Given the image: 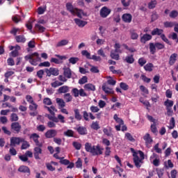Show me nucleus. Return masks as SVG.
I'll return each mask as SVG.
<instances>
[{
	"mask_svg": "<svg viewBox=\"0 0 178 178\" xmlns=\"http://www.w3.org/2000/svg\"><path fill=\"white\" fill-rule=\"evenodd\" d=\"M37 109H38V104L35 103H32L29 105V110L31 111V113H29V115L31 116H37L38 113H37Z\"/></svg>",
	"mask_w": 178,
	"mask_h": 178,
	"instance_id": "8",
	"label": "nucleus"
},
{
	"mask_svg": "<svg viewBox=\"0 0 178 178\" xmlns=\"http://www.w3.org/2000/svg\"><path fill=\"white\" fill-rule=\"evenodd\" d=\"M111 58L112 59H115V60H119L120 56L119 54L115 53V51H112L111 52Z\"/></svg>",
	"mask_w": 178,
	"mask_h": 178,
	"instance_id": "46",
	"label": "nucleus"
},
{
	"mask_svg": "<svg viewBox=\"0 0 178 178\" xmlns=\"http://www.w3.org/2000/svg\"><path fill=\"white\" fill-rule=\"evenodd\" d=\"M59 94H66V92H69V87L66 86H61L58 88Z\"/></svg>",
	"mask_w": 178,
	"mask_h": 178,
	"instance_id": "29",
	"label": "nucleus"
},
{
	"mask_svg": "<svg viewBox=\"0 0 178 178\" xmlns=\"http://www.w3.org/2000/svg\"><path fill=\"white\" fill-rule=\"evenodd\" d=\"M72 92L74 97H75V98H77V97H79V90L77 88H73L72 90Z\"/></svg>",
	"mask_w": 178,
	"mask_h": 178,
	"instance_id": "60",
	"label": "nucleus"
},
{
	"mask_svg": "<svg viewBox=\"0 0 178 178\" xmlns=\"http://www.w3.org/2000/svg\"><path fill=\"white\" fill-rule=\"evenodd\" d=\"M175 118H171L170 121L169 129L170 130H172V129H174L175 128Z\"/></svg>",
	"mask_w": 178,
	"mask_h": 178,
	"instance_id": "58",
	"label": "nucleus"
},
{
	"mask_svg": "<svg viewBox=\"0 0 178 178\" xmlns=\"http://www.w3.org/2000/svg\"><path fill=\"white\" fill-rule=\"evenodd\" d=\"M163 33V29H160L158 28L154 29L152 32V35H160L161 36Z\"/></svg>",
	"mask_w": 178,
	"mask_h": 178,
	"instance_id": "24",
	"label": "nucleus"
},
{
	"mask_svg": "<svg viewBox=\"0 0 178 178\" xmlns=\"http://www.w3.org/2000/svg\"><path fill=\"white\" fill-rule=\"evenodd\" d=\"M26 60H29L31 65L33 66H37L40 62H41V58L40 57V54L38 53L35 52L32 54H29L25 57Z\"/></svg>",
	"mask_w": 178,
	"mask_h": 178,
	"instance_id": "4",
	"label": "nucleus"
},
{
	"mask_svg": "<svg viewBox=\"0 0 178 178\" xmlns=\"http://www.w3.org/2000/svg\"><path fill=\"white\" fill-rule=\"evenodd\" d=\"M24 139L22 138L12 137L10 138V147H16L19 145L20 143H23Z\"/></svg>",
	"mask_w": 178,
	"mask_h": 178,
	"instance_id": "9",
	"label": "nucleus"
},
{
	"mask_svg": "<svg viewBox=\"0 0 178 178\" xmlns=\"http://www.w3.org/2000/svg\"><path fill=\"white\" fill-rule=\"evenodd\" d=\"M176 22H164V27L166 29L175 27Z\"/></svg>",
	"mask_w": 178,
	"mask_h": 178,
	"instance_id": "39",
	"label": "nucleus"
},
{
	"mask_svg": "<svg viewBox=\"0 0 178 178\" xmlns=\"http://www.w3.org/2000/svg\"><path fill=\"white\" fill-rule=\"evenodd\" d=\"M42 146H36L33 149V155L35 156V159H40V155L42 154Z\"/></svg>",
	"mask_w": 178,
	"mask_h": 178,
	"instance_id": "11",
	"label": "nucleus"
},
{
	"mask_svg": "<svg viewBox=\"0 0 178 178\" xmlns=\"http://www.w3.org/2000/svg\"><path fill=\"white\" fill-rule=\"evenodd\" d=\"M79 72L81 74H86V73H90L88 70H87L86 68L82 67H79Z\"/></svg>",
	"mask_w": 178,
	"mask_h": 178,
	"instance_id": "59",
	"label": "nucleus"
},
{
	"mask_svg": "<svg viewBox=\"0 0 178 178\" xmlns=\"http://www.w3.org/2000/svg\"><path fill=\"white\" fill-rule=\"evenodd\" d=\"M34 30L37 33H44L45 31V27L42 26V25L40 24H35Z\"/></svg>",
	"mask_w": 178,
	"mask_h": 178,
	"instance_id": "19",
	"label": "nucleus"
},
{
	"mask_svg": "<svg viewBox=\"0 0 178 178\" xmlns=\"http://www.w3.org/2000/svg\"><path fill=\"white\" fill-rule=\"evenodd\" d=\"M36 76L38 77V79H42V76H44V70H40L37 72Z\"/></svg>",
	"mask_w": 178,
	"mask_h": 178,
	"instance_id": "64",
	"label": "nucleus"
},
{
	"mask_svg": "<svg viewBox=\"0 0 178 178\" xmlns=\"http://www.w3.org/2000/svg\"><path fill=\"white\" fill-rule=\"evenodd\" d=\"M74 20L77 26H79V27H84V26H86L87 24V22L83 21L80 19L76 18Z\"/></svg>",
	"mask_w": 178,
	"mask_h": 178,
	"instance_id": "25",
	"label": "nucleus"
},
{
	"mask_svg": "<svg viewBox=\"0 0 178 178\" xmlns=\"http://www.w3.org/2000/svg\"><path fill=\"white\" fill-rule=\"evenodd\" d=\"M90 67V72L92 73H99V70L98 69V67H95L93 65H89Z\"/></svg>",
	"mask_w": 178,
	"mask_h": 178,
	"instance_id": "49",
	"label": "nucleus"
},
{
	"mask_svg": "<svg viewBox=\"0 0 178 178\" xmlns=\"http://www.w3.org/2000/svg\"><path fill=\"white\" fill-rule=\"evenodd\" d=\"M85 149L87 152L92 154L94 156L102 155L104 151V149L101 147L99 145L92 146L90 143H86L85 144Z\"/></svg>",
	"mask_w": 178,
	"mask_h": 178,
	"instance_id": "2",
	"label": "nucleus"
},
{
	"mask_svg": "<svg viewBox=\"0 0 178 178\" xmlns=\"http://www.w3.org/2000/svg\"><path fill=\"white\" fill-rule=\"evenodd\" d=\"M112 12V10L108 8L106 6H104L99 12V15L101 17H103V19H105L106 17H108L109 15H111V13Z\"/></svg>",
	"mask_w": 178,
	"mask_h": 178,
	"instance_id": "7",
	"label": "nucleus"
},
{
	"mask_svg": "<svg viewBox=\"0 0 178 178\" xmlns=\"http://www.w3.org/2000/svg\"><path fill=\"white\" fill-rule=\"evenodd\" d=\"M44 108L47 109L48 112L50 113V116H55V112H58V110L54 106H51L50 107L46 106Z\"/></svg>",
	"mask_w": 178,
	"mask_h": 178,
	"instance_id": "18",
	"label": "nucleus"
},
{
	"mask_svg": "<svg viewBox=\"0 0 178 178\" xmlns=\"http://www.w3.org/2000/svg\"><path fill=\"white\" fill-rule=\"evenodd\" d=\"M18 172H21L22 173H30V168L26 165H22L19 168Z\"/></svg>",
	"mask_w": 178,
	"mask_h": 178,
	"instance_id": "30",
	"label": "nucleus"
},
{
	"mask_svg": "<svg viewBox=\"0 0 178 178\" xmlns=\"http://www.w3.org/2000/svg\"><path fill=\"white\" fill-rule=\"evenodd\" d=\"M79 60V58L77 57H71L69 59L70 63H72V65H76V63Z\"/></svg>",
	"mask_w": 178,
	"mask_h": 178,
	"instance_id": "52",
	"label": "nucleus"
},
{
	"mask_svg": "<svg viewBox=\"0 0 178 178\" xmlns=\"http://www.w3.org/2000/svg\"><path fill=\"white\" fill-rule=\"evenodd\" d=\"M45 116L46 118H48L49 120H51L55 123H59V122L61 123H66V120H65V116L62 115V114L58 115L57 118L56 116H51L49 114H46Z\"/></svg>",
	"mask_w": 178,
	"mask_h": 178,
	"instance_id": "6",
	"label": "nucleus"
},
{
	"mask_svg": "<svg viewBox=\"0 0 178 178\" xmlns=\"http://www.w3.org/2000/svg\"><path fill=\"white\" fill-rule=\"evenodd\" d=\"M113 119L115 120L116 123H118V124H124V122H123V120L118 116V114L114 115Z\"/></svg>",
	"mask_w": 178,
	"mask_h": 178,
	"instance_id": "38",
	"label": "nucleus"
},
{
	"mask_svg": "<svg viewBox=\"0 0 178 178\" xmlns=\"http://www.w3.org/2000/svg\"><path fill=\"white\" fill-rule=\"evenodd\" d=\"M103 133L105 134V136H107V137H113L112 127H107L106 128H104Z\"/></svg>",
	"mask_w": 178,
	"mask_h": 178,
	"instance_id": "15",
	"label": "nucleus"
},
{
	"mask_svg": "<svg viewBox=\"0 0 178 178\" xmlns=\"http://www.w3.org/2000/svg\"><path fill=\"white\" fill-rule=\"evenodd\" d=\"M26 99L27 102H29V104H34L35 103L34 99L30 95H27L26 96Z\"/></svg>",
	"mask_w": 178,
	"mask_h": 178,
	"instance_id": "48",
	"label": "nucleus"
},
{
	"mask_svg": "<svg viewBox=\"0 0 178 178\" xmlns=\"http://www.w3.org/2000/svg\"><path fill=\"white\" fill-rule=\"evenodd\" d=\"M74 112L75 119H76V120H81L82 117H81V115H80V111H79V109H74Z\"/></svg>",
	"mask_w": 178,
	"mask_h": 178,
	"instance_id": "40",
	"label": "nucleus"
},
{
	"mask_svg": "<svg viewBox=\"0 0 178 178\" xmlns=\"http://www.w3.org/2000/svg\"><path fill=\"white\" fill-rule=\"evenodd\" d=\"M138 63H139L140 66H144L145 65V63H147V60H145V58H140L138 60Z\"/></svg>",
	"mask_w": 178,
	"mask_h": 178,
	"instance_id": "62",
	"label": "nucleus"
},
{
	"mask_svg": "<svg viewBox=\"0 0 178 178\" xmlns=\"http://www.w3.org/2000/svg\"><path fill=\"white\" fill-rule=\"evenodd\" d=\"M51 87L53 88H56V87H60V86H63V83L59 82V81H56L51 83Z\"/></svg>",
	"mask_w": 178,
	"mask_h": 178,
	"instance_id": "44",
	"label": "nucleus"
},
{
	"mask_svg": "<svg viewBox=\"0 0 178 178\" xmlns=\"http://www.w3.org/2000/svg\"><path fill=\"white\" fill-rule=\"evenodd\" d=\"M64 136H66L67 137H73V136H74V131L72 129H68L64 132Z\"/></svg>",
	"mask_w": 178,
	"mask_h": 178,
	"instance_id": "43",
	"label": "nucleus"
},
{
	"mask_svg": "<svg viewBox=\"0 0 178 178\" xmlns=\"http://www.w3.org/2000/svg\"><path fill=\"white\" fill-rule=\"evenodd\" d=\"M43 104H44V105H51L52 104V101L51 99L46 97L43 100Z\"/></svg>",
	"mask_w": 178,
	"mask_h": 178,
	"instance_id": "63",
	"label": "nucleus"
},
{
	"mask_svg": "<svg viewBox=\"0 0 178 178\" xmlns=\"http://www.w3.org/2000/svg\"><path fill=\"white\" fill-rule=\"evenodd\" d=\"M2 108H11L12 112H17V108L13 107L12 104H10V103H8V102L3 103Z\"/></svg>",
	"mask_w": 178,
	"mask_h": 178,
	"instance_id": "28",
	"label": "nucleus"
},
{
	"mask_svg": "<svg viewBox=\"0 0 178 178\" xmlns=\"http://www.w3.org/2000/svg\"><path fill=\"white\" fill-rule=\"evenodd\" d=\"M90 127L91 129H92V130H99V129H101V127H99V122H92L90 125Z\"/></svg>",
	"mask_w": 178,
	"mask_h": 178,
	"instance_id": "32",
	"label": "nucleus"
},
{
	"mask_svg": "<svg viewBox=\"0 0 178 178\" xmlns=\"http://www.w3.org/2000/svg\"><path fill=\"white\" fill-rule=\"evenodd\" d=\"M58 131L56 129H50L45 133L44 136L46 138H54V137H56Z\"/></svg>",
	"mask_w": 178,
	"mask_h": 178,
	"instance_id": "12",
	"label": "nucleus"
},
{
	"mask_svg": "<svg viewBox=\"0 0 178 178\" xmlns=\"http://www.w3.org/2000/svg\"><path fill=\"white\" fill-rule=\"evenodd\" d=\"M134 57L133 55L131 56H127L124 59V62H127V63H134Z\"/></svg>",
	"mask_w": 178,
	"mask_h": 178,
	"instance_id": "34",
	"label": "nucleus"
},
{
	"mask_svg": "<svg viewBox=\"0 0 178 178\" xmlns=\"http://www.w3.org/2000/svg\"><path fill=\"white\" fill-rule=\"evenodd\" d=\"M143 140L147 146L149 145V144H152V141H154L152 140V137H151V135H149V134H146L143 136Z\"/></svg>",
	"mask_w": 178,
	"mask_h": 178,
	"instance_id": "16",
	"label": "nucleus"
},
{
	"mask_svg": "<svg viewBox=\"0 0 178 178\" xmlns=\"http://www.w3.org/2000/svg\"><path fill=\"white\" fill-rule=\"evenodd\" d=\"M177 56L178 55L176 53H174L170 56L169 60L170 66H172V65H175V63H176V60H177Z\"/></svg>",
	"mask_w": 178,
	"mask_h": 178,
	"instance_id": "20",
	"label": "nucleus"
},
{
	"mask_svg": "<svg viewBox=\"0 0 178 178\" xmlns=\"http://www.w3.org/2000/svg\"><path fill=\"white\" fill-rule=\"evenodd\" d=\"M125 138L129 141H134V138H133V136H131V134L130 133L125 134Z\"/></svg>",
	"mask_w": 178,
	"mask_h": 178,
	"instance_id": "57",
	"label": "nucleus"
},
{
	"mask_svg": "<svg viewBox=\"0 0 178 178\" xmlns=\"http://www.w3.org/2000/svg\"><path fill=\"white\" fill-rule=\"evenodd\" d=\"M79 134L81 136H86L87 134V128L84 127H79L76 129Z\"/></svg>",
	"mask_w": 178,
	"mask_h": 178,
	"instance_id": "27",
	"label": "nucleus"
},
{
	"mask_svg": "<svg viewBox=\"0 0 178 178\" xmlns=\"http://www.w3.org/2000/svg\"><path fill=\"white\" fill-rule=\"evenodd\" d=\"M81 54L83 56H86L87 59H91V54L87 51V50H83Z\"/></svg>",
	"mask_w": 178,
	"mask_h": 178,
	"instance_id": "51",
	"label": "nucleus"
},
{
	"mask_svg": "<svg viewBox=\"0 0 178 178\" xmlns=\"http://www.w3.org/2000/svg\"><path fill=\"white\" fill-rule=\"evenodd\" d=\"M114 48H115V52H117L118 54H122V50H120V44L115 43Z\"/></svg>",
	"mask_w": 178,
	"mask_h": 178,
	"instance_id": "50",
	"label": "nucleus"
},
{
	"mask_svg": "<svg viewBox=\"0 0 178 178\" xmlns=\"http://www.w3.org/2000/svg\"><path fill=\"white\" fill-rule=\"evenodd\" d=\"M64 76L67 79H72V70L70 68L64 69Z\"/></svg>",
	"mask_w": 178,
	"mask_h": 178,
	"instance_id": "31",
	"label": "nucleus"
},
{
	"mask_svg": "<svg viewBox=\"0 0 178 178\" xmlns=\"http://www.w3.org/2000/svg\"><path fill=\"white\" fill-rule=\"evenodd\" d=\"M122 19L124 23H131L133 16H131V14L125 13L122 15Z\"/></svg>",
	"mask_w": 178,
	"mask_h": 178,
	"instance_id": "14",
	"label": "nucleus"
},
{
	"mask_svg": "<svg viewBox=\"0 0 178 178\" xmlns=\"http://www.w3.org/2000/svg\"><path fill=\"white\" fill-rule=\"evenodd\" d=\"M72 145H73V147H74L75 149H76L77 150L81 149V143H78V142H73Z\"/></svg>",
	"mask_w": 178,
	"mask_h": 178,
	"instance_id": "56",
	"label": "nucleus"
},
{
	"mask_svg": "<svg viewBox=\"0 0 178 178\" xmlns=\"http://www.w3.org/2000/svg\"><path fill=\"white\" fill-rule=\"evenodd\" d=\"M49 66H51V63L49 61H44L39 64L40 67H49Z\"/></svg>",
	"mask_w": 178,
	"mask_h": 178,
	"instance_id": "47",
	"label": "nucleus"
},
{
	"mask_svg": "<svg viewBox=\"0 0 178 178\" xmlns=\"http://www.w3.org/2000/svg\"><path fill=\"white\" fill-rule=\"evenodd\" d=\"M12 19L14 23H19L20 22V17L19 15H15L13 16Z\"/></svg>",
	"mask_w": 178,
	"mask_h": 178,
	"instance_id": "55",
	"label": "nucleus"
},
{
	"mask_svg": "<svg viewBox=\"0 0 178 178\" xmlns=\"http://www.w3.org/2000/svg\"><path fill=\"white\" fill-rule=\"evenodd\" d=\"M102 88L106 94H113L115 92L112 88L108 87V86L105 83L103 84Z\"/></svg>",
	"mask_w": 178,
	"mask_h": 178,
	"instance_id": "21",
	"label": "nucleus"
},
{
	"mask_svg": "<svg viewBox=\"0 0 178 178\" xmlns=\"http://www.w3.org/2000/svg\"><path fill=\"white\" fill-rule=\"evenodd\" d=\"M66 8L68 12H70L72 15H77V17H79L80 19H81L83 16H87V14L84 13V11H83V10L73 7V5L72 4V3H67Z\"/></svg>",
	"mask_w": 178,
	"mask_h": 178,
	"instance_id": "3",
	"label": "nucleus"
},
{
	"mask_svg": "<svg viewBox=\"0 0 178 178\" xmlns=\"http://www.w3.org/2000/svg\"><path fill=\"white\" fill-rule=\"evenodd\" d=\"M88 80L86 76H83L81 79H79V84H86Z\"/></svg>",
	"mask_w": 178,
	"mask_h": 178,
	"instance_id": "53",
	"label": "nucleus"
},
{
	"mask_svg": "<svg viewBox=\"0 0 178 178\" xmlns=\"http://www.w3.org/2000/svg\"><path fill=\"white\" fill-rule=\"evenodd\" d=\"M83 88L86 91H95V86L92 83H87L84 86Z\"/></svg>",
	"mask_w": 178,
	"mask_h": 178,
	"instance_id": "26",
	"label": "nucleus"
},
{
	"mask_svg": "<svg viewBox=\"0 0 178 178\" xmlns=\"http://www.w3.org/2000/svg\"><path fill=\"white\" fill-rule=\"evenodd\" d=\"M68 44H69V40H62L56 44V47H65V45H67Z\"/></svg>",
	"mask_w": 178,
	"mask_h": 178,
	"instance_id": "35",
	"label": "nucleus"
},
{
	"mask_svg": "<svg viewBox=\"0 0 178 178\" xmlns=\"http://www.w3.org/2000/svg\"><path fill=\"white\" fill-rule=\"evenodd\" d=\"M163 105L164 106H165V109L172 108L173 107V105H175V102H173V100L167 99L164 102Z\"/></svg>",
	"mask_w": 178,
	"mask_h": 178,
	"instance_id": "17",
	"label": "nucleus"
},
{
	"mask_svg": "<svg viewBox=\"0 0 178 178\" xmlns=\"http://www.w3.org/2000/svg\"><path fill=\"white\" fill-rule=\"evenodd\" d=\"M152 39V36L149 34H145L142 36L140 38V42H143V44H145L147 41H149V40Z\"/></svg>",
	"mask_w": 178,
	"mask_h": 178,
	"instance_id": "23",
	"label": "nucleus"
},
{
	"mask_svg": "<svg viewBox=\"0 0 178 178\" xmlns=\"http://www.w3.org/2000/svg\"><path fill=\"white\" fill-rule=\"evenodd\" d=\"M30 138L31 140H33V141L35 143L36 147H42V143L40 142V140H38V138H40V135L37 134H32L30 136Z\"/></svg>",
	"mask_w": 178,
	"mask_h": 178,
	"instance_id": "10",
	"label": "nucleus"
},
{
	"mask_svg": "<svg viewBox=\"0 0 178 178\" xmlns=\"http://www.w3.org/2000/svg\"><path fill=\"white\" fill-rule=\"evenodd\" d=\"M156 0H152L149 3H148V8L149 9H154L155 6H156L157 4Z\"/></svg>",
	"mask_w": 178,
	"mask_h": 178,
	"instance_id": "42",
	"label": "nucleus"
},
{
	"mask_svg": "<svg viewBox=\"0 0 178 178\" xmlns=\"http://www.w3.org/2000/svg\"><path fill=\"white\" fill-rule=\"evenodd\" d=\"M152 67H154V65L152 63H147L144 66V69L146 72H152Z\"/></svg>",
	"mask_w": 178,
	"mask_h": 178,
	"instance_id": "41",
	"label": "nucleus"
},
{
	"mask_svg": "<svg viewBox=\"0 0 178 178\" xmlns=\"http://www.w3.org/2000/svg\"><path fill=\"white\" fill-rule=\"evenodd\" d=\"M130 35L131 40H137L138 38V33H136L134 30L130 31Z\"/></svg>",
	"mask_w": 178,
	"mask_h": 178,
	"instance_id": "37",
	"label": "nucleus"
},
{
	"mask_svg": "<svg viewBox=\"0 0 178 178\" xmlns=\"http://www.w3.org/2000/svg\"><path fill=\"white\" fill-rule=\"evenodd\" d=\"M64 99L66 102H72L73 100V97L72 95H70V93H65L64 95Z\"/></svg>",
	"mask_w": 178,
	"mask_h": 178,
	"instance_id": "36",
	"label": "nucleus"
},
{
	"mask_svg": "<svg viewBox=\"0 0 178 178\" xmlns=\"http://www.w3.org/2000/svg\"><path fill=\"white\" fill-rule=\"evenodd\" d=\"M156 49H165V44L161 42L149 43V50L152 55L156 52Z\"/></svg>",
	"mask_w": 178,
	"mask_h": 178,
	"instance_id": "5",
	"label": "nucleus"
},
{
	"mask_svg": "<svg viewBox=\"0 0 178 178\" xmlns=\"http://www.w3.org/2000/svg\"><path fill=\"white\" fill-rule=\"evenodd\" d=\"M56 101L58 105L59 109H62V108H65V106H66V103L65 102V101L63 99L56 98Z\"/></svg>",
	"mask_w": 178,
	"mask_h": 178,
	"instance_id": "22",
	"label": "nucleus"
},
{
	"mask_svg": "<svg viewBox=\"0 0 178 178\" xmlns=\"http://www.w3.org/2000/svg\"><path fill=\"white\" fill-rule=\"evenodd\" d=\"M131 151L133 153L134 163L135 166H136L138 168H141V165L144 163V159H145L144 152H143L141 150L136 152L133 148L131 149Z\"/></svg>",
	"mask_w": 178,
	"mask_h": 178,
	"instance_id": "1",
	"label": "nucleus"
},
{
	"mask_svg": "<svg viewBox=\"0 0 178 178\" xmlns=\"http://www.w3.org/2000/svg\"><path fill=\"white\" fill-rule=\"evenodd\" d=\"M173 95V92L170 89H168L165 91V97L166 98H172Z\"/></svg>",
	"mask_w": 178,
	"mask_h": 178,
	"instance_id": "54",
	"label": "nucleus"
},
{
	"mask_svg": "<svg viewBox=\"0 0 178 178\" xmlns=\"http://www.w3.org/2000/svg\"><path fill=\"white\" fill-rule=\"evenodd\" d=\"M15 40L17 42L24 43L26 42V38L23 35H17L15 36Z\"/></svg>",
	"mask_w": 178,
	"mask_h": 178,
	"instance_id": "33",
	"label": "nucleus"
},
{
	"mask_svg": "<svg viewBox=\"0 0 178 178\" xmlns=\"http://www.w3.org/2000/svg\"><path fill=\"white\" fill-rule=\"evenodd\" d=\"M50 72L52 76H58L59 74V70L56 68L50 67Z\"/></svg>",
	"mask_w": 178,
	"mask_h": 178,
	"instance_id": "45",
	"label": "nucleus"
},
{
	"mask_svg": "<svg viewBox=\"0 0 178 178\" xmlns=\"http://www.w3.org/2000/svg\"><path fill=\"white\" fill-rule=\"evenodd\" d=\"M11 129L15 133H20L22 130V125L19 122H13L11 124Z\"/></svg>",
	"mask_w": 178,
	"mask_h": 178,
	"instance_id": "13",
	"label": "nucleus"
},
{
	"mask_svg": "<svg viewBox=\"0 0 178 178\" xmlns=\"http://www.w3.org/2000/svg\"><path fill=\"white\" fill-rule=\"evenodd\" d=\"M170 37H171L172 40H173L176 42H178V35H177V33L173 32L172 33H171Z\"/></svg>",
	"mask_w": 178,
	"mask_h": 178,
	"instance_id": "61",
	"label": "nucleus"
}]
</instances>
